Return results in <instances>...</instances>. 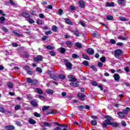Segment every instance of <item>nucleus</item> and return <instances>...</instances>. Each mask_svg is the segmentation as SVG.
<instances>
[{
    "mask_svg": "<svg viewBox=\"0 0 130 130\" xmlns=\"http://www.w3.org/2000/svg\"><path fill=\"white\" fill-rule=\"evenodd\" d=\"M63 61L65 63L66 67H67L68 70H70V71H71V70H73V64H72V63H71L70 62H68L69 60L66 59H64Z\"/></svg>",
    "mask_w": 130,
    "mask_h": 130,
    "instance_id": "7ed1b4c3",
    "label": "nucleus"
},
{
    "mask_svg": "<svg viewBox=\"0 0 130 130\" xmlns=\"http://www.w3.org/2000/svg\"><path fill=\"white\" fill-rule=\"evenodd\" d=\"M50 77L53 80H54L55 81H59L58 77H57V76L54 74L50 75Z\"/></svg>",
    "mask_w": 130,
    "mask_h": 130,
    "instance_id": "a211bd4d",
    "label": "nucleus"
},
{
    "mask_svg": "<svg viewBox=\"0 0 130 130\" xmlns=\"http://www.w3.org/2000/svg\"><path fill=\"white\" fill-rule=\"evenodd\" d=\"M54 124H56V125H58L59 126H60V127H68V126L66 124H60L58 122H54Z\"/></svg>",
    "mask_w": 130,
    "mask_h": 130,
    "instance_id": "4468645a",
    "label": "nucleus"
},
{
    "mask_svg": "<svg viewBox=\"0 0 130 130\" xmlns=\"http://www.w3.org/2000/svg\"><path fill=\"white\" fill-rule=\"evenodd\" d=\"M78 4L79 5L80 8H81V9H84L85 6V1L81 0L79 1Z\"/></svg>",
    "mask_w": 130,
    "mask_h": 130,
    "instance_id": "0eeeda50",
    "label": "nucleus"
},
{
    "mask_svg": "<svg viewBox=\"0 0 130 130\" xmlns=\"http://www.w3.org/2000/svg\"><path fill=\"white\" fill-rule=\"evenodd\" d=\"M0 112H2V113H5V112H6V109H5V108L3 107H0Z\"/></svg>",
    "mask_w": 130,
    "mask_h": 130,
    "instance_id": "a18cd8bd",
    "label": "nucleus"
},
{
    "mask_svg": "<svg viewBox=\"0 0 130 130\" xmlns=\"http://www.w3.org/2000/svg\"><path fill=\"white\" fill-rule=\"evenodd\" d=\"M34 116H35V117H41V115H40V114H38V113L35 112L34 113Z\"/></svg>",
    "mask_w": 130,
    "mask_h": 130,
    "instance_id": "864d4df0",
    "label": "nucleus"
},
{
    "mask_svg": "<svg viewBox=\"0 0 130 130\" xmlns=\"http://www.w3.org/2000/svg\"><path fill=\"white\" fill-rule=\"evenodd\" d=\"M121 124L122 126H126V123H125V121H122Z\"/></svg>",
    "mask_w": 130,
    "mask_h": 130,
    "instance_id": "338daca9",
    "label": "nucleus"
},
{
    "mask_svg": "<svg viewBox=\"0 0 130 130\" xmlns=\"http://www.w3.org/2000/svg\"><path fill=\"white\" fill-rule=\"evenodd\" d=\"M58 77V79H60L61 80H64V79H66V75L63 74H59Z\"/></svg>",
    "mask_w": 130,
    "mask_h": 130,
    "instance_id": "cd10ccee",
    "label": "nucleus"
},
{
    "mask_svg": "<svg viewBox=\"0 0 130 130\" xmlns=\"http://www.w3.org/2000/svg\"><path fill=\"white\" fill-rule=\"evenodd\" d=\"M78 109L80 110V111H82L83 109H85V106L83 105H80L78 106Z\"/></svg>",
    "mask_w": 130,
    "mask_h": 130,
    "instance_id": "79ce46f5",
    "label": "nucleus"
},
{
    "mask_svg": "<svg viewBox=\"0 0 130 130\" xmlns=\"http://www.w3.org/2000/svg\"><path fill=\"white\" fill-rule=\"evenodd\" d=\"M48 39V37L47 36H44L42 38V40H43V41H45V40H46V39Z\"/></svg>",
    "mask_w": 130,
    "mask_h": 130,
    "instance_id": "052dcab7",
    "label": "nucleus"
},
{
    "mask_svg": "<svg viewBox=\"0 0 130 130\" xmlns=\"http://www.w3.org/2000/svg\"><path fill=\"white\" fill-rule=\"evenodd\" d=\"M5 128L7 130H14L15 129V126L13 125H9L7 126H6L5 127Z\"/></svg>",
    "mask_w": 130,
    "mask_h": 130,
    "instance_id": "9b49d317",
    "label": "nucleus"
},
{
    "mask_svg": "<svg viewBox=\"0 0 130 130\" xmlns=\"http://www.w3.org/2000/svg\"><path fill=\"white\" fill-rule=\"evenodd\" d=\"M90 35L91 36L95 38H97V37H98V34L97 32H93Z\"/></svg>",
    "mask_w": 130,
    "mask_h": 130,
    "instance_id": "e433bc0d",
    "label": "nucleus"
},
{
    "mask_svg": "<svg viewBox=\"0 0 130 130\" xmlns=\"http://www.w3.org/2000/svg\"><path fill=\"white\" fill-rule=\"evenodd\" d=\"M122 112L124 114H127L128 113V112H130V108H129V107H127L125 109H123L122 110Z\"/></svg>",
    "mask_w": 130,
    "mask_h": 130,
    "instance_id": "f8f14e48",
    "label": "nucleus"
},
{
    "mask_svg": "<svg viewBox=\"0 0 130 130\" xmlns=\"http://www.w3.org/2000/svg\"><path fill=\"white\" fill-rule=\"evenodd\" d=\"M119 19H120V21H122V22H125V21H126V18L125 17H123L122 16H120L119 17Z\"/></svg>",
    "mask_w": 130,
    "mask_h": 130,
    "instance_id": "09e8293b",
    "label": "nucleus"
},
{
    "mask_svg": "<svg viewBox=\"0 0 130 130\" xmlns=\"http://www.w3.org/2000/svg\"><path fill=\"white\" fill-rule=\"evenodd\" d=\"M52 30L53 31V32H56L57 31V26L53 25L52 26Z\"/></svg>",
    "mask_w": 130,
    "mask_h": 130,
    "instance_id": "473e14b6",
    "label": "nucleus"
},
{
    "mask_svg": "<svg viewBox=\"0 0 130 130\" xmlns=\"http://www.w3.org/2000/svg\"><path fill=\"white\" fill-rule=\"evenodd\" d=\"M28 75H30V76H31V75H33L34 73L33 71H31V70H28L27 72H26Z\"/></svg>",
    "mask_w": 130,
    "mask_h": 130,
    "instance_id": "69168bd1",
    "label": "nucleus"
},
{
    "mask_svg": "<svg viewBox=\"0 0 130 130\" xmlns=\"http://www.w3.org/2000/svg\"><path fill=\"white\" fill-rule=\"evenodd\" d=\"M49 109V106H44L42 107V111H45L46 110H47Z\"/></svg>",
    "mask_w": 130,
    "mask_h": 130,
    "instance_id": "ea45409f",
    "label": "nucleus"
},
{
    "mask_svg": "<svg viewBox=\"0 0 130 130\" xmlns=\"http://www.w3.org/2000/svg\"><path fill=\"white\" fill-rule=\"evenodd\" d=\"M43 125H41L42 127H45V126H47L48 127H51V124L48 122L44 121L42 122Z\"/></svg>",
    "mask_w": 130,
    "mask_h": 130,
    "instance_id": "423d86ee",
    "label": "nucleus"
},
{
    "mask_svg": "<svg viewBox=\"0 0 130 130\" xmlns=\"http://www.w3.org/2000/svg\"><path fill=\"white\" fill-rule=\"evenodd\" d=\"M82 57L84 59H86L87 60H90V57L87 55V54L83 53L82 54Z\"/></svg>",
    "mask_w": 130,
    "mask_h": 130,
    "instance_id": "4be33fe9",
    "label": "nucleus"
},
{
    "mask_svg": "<svg viewBox=\"0 0 130 130\" xmlns=\"http://www.w3.org/2000/svg\"><path fill=\"white\" fill-rule=\"evenodd\" d=\"M22 16L23 18H30V14L26 12H22Z\"/></svg>",
    "mask_w": 130,
    "mask_h": 130,
    "instance_id": "dca6fc26",
    "label": "nucleus"
},
{
    "mask_svg": "<svg viewBox=\"0 0 130 130\" xmlns=\"http://www.w3.org/2000/svg\"><path fill=\"white\" fill-rule=\"evenodd\" d=\"M13 33L14 35L17 36V37H20V36H21V35L19 33L17 32V31H13Z\"/></svg>",
    "mask_w": 130,
    "mask_h": 130,
    "instance_id": "37998d69",
    "label": "nucleus"
},
{
    "mask_svg": "<svg viewBox=\"0 0 130 130\" xmlns=\"http://www.w3.org/2000/svg\"><path fill=\"white\" fill-rule=\"evenodd\" d=\"M77 81H78V79L76 77H74V76L70 80V82H77Z\"/></svg>",
    "mask_w": 130,
    "mask_h": 130,
    "instance_id": "49530a36",
    "label": "nucleus"
},
{
    "mask_svg": "<svg viewBox=\"0 0 130 130\" xmlns=\"http://www.w3.org/2000/svg\"><path fill=\"white\" fill-rule=\"evenodd\" d=\"M117 4L120 6H125L126 3H125V0H117Z\"/></svg>",
    "mask_w": 130,
    "mask_h": 130,
    "instance_id": "9d476101",
    "label": "nucleus"
},
{
    "mask_svg": "<svg viewBox=\"0 0 130 130\" xmlns=\"http://www.w3.org/2000/svg\"><path fill=\"white\" fill-rule=\"evenodd\" d=\"M78 97L79 98V100H81L82 101H84L85 100V97H86V95L82 93H79L77 94Z\"/></svg>",
    "mask_w": 130,
    "mask_h": 130,
    "instance_id": "39448f33",
    "label": "nucleus"
},
{
    "mask_svg": "<svg viewBox=\"0 0 130 130\" xmlns=\"http://www.w3.org/2000/svg\"><path fill=\"white\" fill-rule=\"evenodd\" d=\"M72 57L73 58H80V56H79L77 54H73L72 55Z\"/></svg>",
    "mask_w": 130,
    "mask_h": 130,
    "instance_id": "8fccbe9b",
    "label": "nucleus"
},
{
    "mask_svg": "<svg viewBox=\"0 0 130 130\" xmlns=\"http://www.w3.org/2000/svg\"><path fill=\"white\" fill-rule=\"evenodd\" d=\"M62 128L60 126H57L54 128V130H62Z\"/></svg>",
    "mask_w": 130,
    "mask_h": 130,
    "instance_id": "774afa93",
    "label": "nucleus"
},
{
    "mask_svg": "<svg viewBox=\"0 0 130 130\" xmlns=\"http://www.w3.org/2000/svg\"><path fill=\"white\" fill-rule=\"evenodd\" d=\"M86 52H87V53L90 55H93L94 52V49H93L92 48H88L86 50Z\"/></svg>",
    "mask_w": 130,
    "mask_h": 130,
    "instance_id": "6e6552de",
    "label": "nucleus"
},
{
    "mask_svg": "<svg viewBox=\"0 0 130 130\" xmlns=\"http://www.w3.org/2000/svg\"><path fill=\"white\" fill-rule=\"evenodd\" d=\"M26 81L28 84H31L32 83V80L31 79V78H27L26 79Z\"/></svg>",
    "mask_w": 130,
    "mask_h": 130,
    "instance_id": "5fc2aeb1",
    "label": "nucleus"
},
{
    "mask_svg": "<svg viewBox=\"0 0 130 130\" xmlns=\"http://www.w3.org/2000/svg\"><path fill=\"white\" fill-rule=\"evenodd\" d=\"M45 48H46V49H48L49 50H52V49H53V47H52V46L48 45L45 46Z\"/></svg>",
    "mask_w": 130,
    "mask_h": 130,
    "instance_id": "72a5a7b5",
    "label": "nucleus"
},
{
    "mask_svg": "<svg viewBox=\"0 0 130 130\" xmlns=\"http://www.w3.org/2000/svg\"><path fill=\"white\" fill-rule=\"evenodd\" d=\"M7 86L10 89H12V88L14 87V84L11 82H8L7 83Z\"/></svg>",
    "mask_w": 130,
    "mask_h": 130,
    "instance_id": "a878e982",
    "label": "nucleus"
},
{
    "mask_svg": "<svg viewBox=\"0 0 130 130\" xmlns=\"http://www.w3.org/2000/svg\"><path fill=\"white\" fill-rule=\"evenodd\" d=\"M104 118L106 119L105 120V122L102 124L103 127L106 128L107 125H111L112 127H119V123L117 122H112V117H110L109 115H106L104 116Z\"/></svg>",
    "mask_w": 130,
    "mask_h": 130,
    "instance_id": "f257e3e1",
    "label": "nucleus"
},
{
    "mask_svg": "<svg viewBox=\"0 0 130 130\" xmlns=\"http://www.w3.org/2000/svg\"><path fill=\"white\" fill-rule=\"evenodd\" d=\"M37 72H38V73H40V74H41L42 73V69H41L40 67H37L36 68Z\"/></svg>",
    "mask_w": 130,
    "mask_h": 130,
    "instance_id": "c03bdc74",
    "label": "nucleus"
},
{
    "mask_svg": "<svg viewBox=\"0 0 130 130\" xmlns=\"http://www.w3.org/2000/svg\"><path fill=\"white\" fill-rule=\"evenodd\" d=\"M49 53L52 56H55V52H54V51H50Z\"/></svg>",
    "mask_w": 130,
    "mask_h": 130,
    "instance_id": "680f3d73",
    "label": "nucleus"
},
{
    "mask_svg": "<svg viewBox=\"0 0 130 130\" xmlns=\"http://www.w3.org/2000/svg\"><path fill=\"white\" fill-rule=\"evenodd\" d=\"M28 22L29 23H30V24H34V23L35 22V21H34V20H33L32 18H29Z\"/></svg>",
    "mask_w": 130,
    "mask_h": 130,
    "instance_id": "0e129e2a",
    "label": "nucleus"
},
{
    "mask_svg": "<svg viewBox=\"0 0 130 130\" xmlns=\"http://www.w3.org/2000/svg\"><path fill=\"white\" fill-rule=\"evenodd\" d=\"M2 30L3 31H4V32H9V29L6 28V27L4 26L3 27H2Z\"/></svg>",
    "mask_w": 130,
    "mask_h": 130,
    "instance_id": "13d9d810",
    "label": "nucleus"
},
{
    "mask_svg": "<svg viewBox=\"0 0 130 130\" xmlns=\"http://www.w3.org/2000/svg\"><path fill=\"white\" fill-rule=\"evenodd\" d=\"M34 60L36 62H39V61H42L43 60V57L42 56L39 55L36 57L34 58Z\"/></svg>",
    "mask_w": 130,
    "mask_h": 130,
    "instance_id": "20e7f679",
    "label": "nucleus"
},
{
    "mask_svg": "<svg viewBox=\"0 0 130 130\" xmlns=\"http://www.w3.org/2000/svg\"><path fill=\"white\" fill-rule=\"evenodd\" d=\"M24 69L25 71L26 72V73L28 71H29L30 70V67L28 65L24 66Z\"/></svg>",
    "mask_w": 130,
    "mask_h": 130,
    "instance_id": "4c0bfd02",
    "label": "nucleus"
},
{
    "mask_svg": "<svg viewBox=\"0 0 130 130\" xmlns=\"http://www.w3.org/2000/svg\"><path fill=\"white\" fill-rule=\"evenodd\" d=\"M70 86H72V87H74V88H77L79 87V83H74V82H71L70 83Z\"/></svg>",
    "mask_w": 130,
    "mask_h": 130,
    "instance_id": "f3484780",
    "label": "nucleus"
},
{
    "mask_svg": "<svg viewBox=\"0 0 130 130\" xmlns=\"http://www.w3.org/2000/svg\"><path fill=\"white\" fill-rule=\"evenodd\" d=\"M91 69H92V70H93L94 72H97V69L96 68L94 65H91Z\"/></svg>",
    "mask_w": 130,
    "mask_h": 130,
    "instance_id": "6e6d98bb",
    "label": "nucleus"
},
{
    "mask_svg": "<svg viewBox=\"0 0 130 130\" xmlns=\"http://www.w3.org/2000/svg\"><path fill=\"white\" fill-rule=\"evenodd\" d=\"M46 93L47 94H50V95H52V94L54 93V91L52 89H48L46 90Z\"/></svg>",
    "mask_w": 130,
    "mask_h": 130,
    "instance_id": "6ab92c4d",
    "label": "nucleus"
},
{
    "mask_svg": "<svg viewBox=\"0 0 130 130\" xmlns=\"http://www.w3.org/2000/svg\"><path fill=\"white\" fill-rule=\"evenodd\" d=\"M60 52L61 54L64 53V52H66V49L63 47H60Z\"/></svg>",
    "mask_w": 130,
    "mask_h": 130,
    "instance_id": "c9c22d12",
    "label": "nucleus"
},
{
    "mask_svg": "<svg viewBox=\"0 0 130 130\" xmlns=\"http://www.w3.org/2000/svg\"><path fill=\"white\" fill-rule=\"evenodd\" d=\"M0 22L1 24H3V22H5L6 21V18L4 16H2L0 17Z\"/></svg>",
    "mask_w": 130,
    "mask_h": 130,
    "instance_id": "58836bf2",
    "label": "nucleus"
},
{
    "mask_svg": "<svg viewBox=\"0 0 130 130\" xmlns=\"http://www.w3.org/2000/svg\"><path fill=\"white\" fill-rule=\"evenodd\" d=\"M46 35H51L52 34V31L51 30H48L45 32Z\"/></svg>",
    "mask_w": 130,
    "mask_h": 130,
    "instance_id": "de8ad7c7",
    "label": "nucleus"
},
{
    "mask_svg": "<svg viewBox=\"0 0 130 130\" xmlns=\"http://www.w3.org/2000/svg\"><path fill=\"white\" fill-rule=\"evenodd\" d=\"M58 14H59V15L61 16V15H62V14H63V10H62V9H59L58 10Z\"/></svg>",
    "mask_w": 130,
    "mask_h": 130,
    "instance_id": "4d7b16f0",
    "label": "nucleus"
},
{
    "mask_svg": "<svg viewBox=\"0 0 130 130\" xmlns=\"http://www.w3.org/2000/svg\"><path fill=\"white\" fill-rule=\"evenodd\" d=\"M74 35L76 36L77 37H80V31H79V30L76 29L73 31Z\"/></svg>",
    "mask_w": 130,
    "mask_h": 130,
    "instance_id": "412c9836",
    "label": "nucleus"
},
{
    "mask_svg": "<svg viewBox=\"0 0 130 130\" xmlns=\"http://www.w3.org/2000/svg\"><path fill=\"white\" fill-rule=\"evenodd\" d=\"M37 24H38V25H42V20L39 19L37 20Z\"/></svg>",
    "mask_w": 130,
    "mask_h": 130,
    "instance_id": "bf43d9fd",
    "label": "nucleus"
},
{
    "mask_svg": "<svg viewBox=\"0 0 130 130\" xmlns=\"http://www.w3.org/2000/svg\"><path fill=\"white\" fill-rule=\"evenodd\" d=\"M106 7H114V3L112 2V3H109V2H107L106 3Z\"/></svg>",
    "mask_w": 130,
    "mask_h": 130,
    "instance_id": "5701e85b",
    "label": "nucleus"
},
{
    "mask_svg": "<svg viewBox=\"0 0 130 130\" xmlns=\"http://www.w3.org/2000/svg\"><path fill=\"white\" fill-rule=\"evenodd\" d=\"M91 125H97V121L92 120L90 121Z\"/></svg>",
    "mask_w": 130,
    "mask_h": 130,
    "instance_id": "f704fd0d",
    "label": "nucleus"
},
{
    "mask_svg": "<svg viewBox=\"0 0 130 130\" xmlns=\"http://www.w3.org/2000/svg\"><path fill=\"white\" fill-rule=\"evenodd\" d=\"M114 79L116 81H119L120 80V76H119V74H118V73L114 74Z\"/></svg>",
    "mask_w": 130,
    "mask_h": 130,
    "instance_id": "1a4fd4ad",
    "label": "nucleus"
},
{
    "mask_svg": "<svg viewBox=\"0 0 130 130\" xmlns=\"http://www.w3.org/2000/svg\"><path fill=\"white\" fill-rule=\"evenodd\" d=\"M36 90L38 92V94H43V91L41 88H37Z\"/></svg>",
    "mask_w": 130,
    "mask_h": 130,
    "instance_id": "c756f323",
    "label": "nucleus"
},
{
    "mask_svg": "<svg viewBox=\"0 0 130 130\" xmlns=\"http://www.w3.org/2000/svg\"><path fill=\"white\" fill-rule=\"evenodd\" d=\"M29 123H30V124H35V123H36V121H35L34 119H30L28 121Z\"/></svg>",
    "mask_w": 130,
    "mask_h": 130,
    "instance_id": "c85d7f7f",
    "label": "nucleus"
},
{
    "mask_svg": "<svg viewBox=\"0 0 130 130\" xmlns=\"http://www.w3.org/2000/svg\"><path fill=\"white\" fill-rule=\"evenodd\" d=\"M75 46H76V47H77V48H83L82 44H81V43H80L79 42L75 43Z\"/></svg>",
    "mask_w": 130,
    "mask_h": 130,
    "instance_id": "aec40b11",
    "label": "nucleus"
},
{
    "mask_svg": "<svg viewBox=\"0 0 130 130\" xmlns=\"http://www.w3.org/2000/svg\"><path fill=\"white\" fill-rule=\"evenodd\" d=\"M66 44L68 48H72L73 47V43L70 41H67Z\"/></svg>",
    "mask_w": 130,
    "mask_h": 130,
    "instance_id": "ddd939ff",
    "label": "nucleus"
},
{
    "mask_svg": "<svg viewBox=\"0 0 130 130\" xmlns=\"http://www.w3.org/2000/svg\"><path fill=\"white\" fill-rule=\"evenodd\" d=\"M118 115L122 118H125V115H124L122 112H119Z\"/></svg>",
    "mask_w": 130,
    "mask_h": 130,
    "instance_id": "393cba45",
    "label": "nucleus"
},
{
    "mask_svg": "<svg viewBox=\"0 0 130 130\" xmlns=\"http://www.w3.org/2000/svg\"><path fill=\"white\" fill-rule=\"evenodd\" d=\"M30 104H31V105H32V106H34V107H37V106H38V103H37L35 101H31Z\"/></svg>",
    "mask_w": 130,
    "mask_h": 130,
    "instance_id": "bb28decb",
    "label": "nucleus"
},
{
    "mask_svg": "<svg viewBox=\"0 0 130 130\" xmlns=\"http://www.w3.org/2000/svg\"><path fill=\"white\" fill-rule=\"evenodd\" d=\"M38 83V80H37V79H34L32 80L31 84L32 86H35L36 85H37Z\"/></svg>",
    "mask_w": 130,
    "mask_h": 130,
    "instance_id": "b1692460",
    "label": "nucleus"
},
{
    "mask_svg": "<svg viewBox=\"0 0 130 130\" xmlns=\"http://www.w3.org/2000/svg\"><path fill=\"white\" fill-rule=\"evenodd\" d=\"M64 21L68 25H73V22H72V20L68 18H66L64 19Z\"/></svg>",
    "mask_w": 130,
    "mask_h": 130,
    "instance_id": "2eb2a0df",
    "label": "nucleus"
},
{
    "mask_svg": "<svg viewBox=\"0 0 130 130\" xmlns=\"http://www.w3.org/2000/svg\"><path fill=\"white\" fill-rule=\"evenodd\" d=\"M100 60L101 62H105V61H106V58H105V56H103L100 58Z\"/></svg>",
    "mask_w": 130,
    "mask_h": 130,
    "instance_id": "a19ab883",
    "label": "nucleus"
},
{
    "mask_svg": "<svg viewBox=\"0 0 130 130\" xmlns=\"http://www.w3.org/2000/svg\"><path fill=\"white\" fill-rule=\"evenodd\" d=\"M21 108V105H16L15 107V110H19Z\"/></svg>",
    "mask_w": 130,
    "mask_h": 130,
    "instance_id": "603ef678",
    "label": "nucleus"
},
{
    "mask_svg": "<svg viewBox=\"0 0 130 130\" xmlns=\"http://www.w3.org/2000/svg\"><path fill=\"white\" fill-rule=\"evenodd\" d=\"M82 64H84V66H85V67H89V61L87 60L83 61Z\"/></svg>",
    "mask_w": 130,
    "mask_h": 130,
    "instance_id": "2f4dec72",
    "label": "nucleus"
},
{
    "mask_svg": "<svg viewBox=\"0 0 130 130\" xmlns=\"http://www.w3.org/2000/svg\"><path fill=\"white\" fill-rule=\"evenodd\" d=\"M110 42L111 43V44H115L116 43V42L114 39H111L110 40Z\"/></svg>",
    "mask_w": 130,
    "mask_h": 130,
    "instance_id": "e2e57ef3",
    "label": "nucleus"
},
{
    "mask_svg": "<svg viewBox=\"0 0 130 130\" xmlns=\"http://www.w3.org/2000/svg\"><path fill=\"white\" fill-rule=\"evenodd\" d=\"M118 39H119L120 40H126V38H125L124 37H122V36H119L118 37Z\"/></svg>",
    "mask_w": 130,
    "mask_h": 130,
    "instance_id": "3c124183",
    "label": "nucleus"
},
{
    "mask_svg": "<svg viewBox=\"0 0 130 130\" xmlns=\"http://www.w3.org/2000/svg\"><path fill=\"white\" fill-rule=\"evenodd\" d=\"M123 53V52L121 49H117L114 51L115 57H116V58H118L119 56H120V55H121V54H122Z\"/></svg>",
    "mask_w": 130,
    "mask_h": 130,
    "instance_id": "f03ea898",
    "label": "nucleus"
},
{
    "mask_svg": "<svg viewBox=\"0 0 130 130\" xmlns=\"http://www.w3.org/2000/svg\"><path fill=\"white\" fill-rule=\"evenodd\" d=\"M107 20L108 21H111L112 20H113V16L111 15H108L107 16Z\"/></svg>",
    "mask_w": 130,
    "mask_h": 130,
    "instance_id": "7c9ffc66",
    "label": "nucleus"
}]
</instances>
